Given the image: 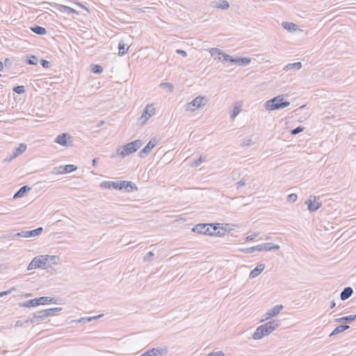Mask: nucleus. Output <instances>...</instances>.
I'll list each match as a JSON object with an SVG mask.
<instances>
[{
  "instance_id": "20e7f679",
  "label": "nucleus",
  "mask_w": 356,
  "mask_h": 356,
  "mask_svg": "<svg viewBox=\"0 0 356 356\" xmlns=\"http://www.w3.org/2000/svg\"><path fill=\"white\" fill-rule=\"evenodd\" d=\"M143 145L141 140H136L133 142L129 143L122 147V150L120 149H118V154L121 157L124 158L126 156H129L134 152H136Z\"/></svg>"
},
{
  "instance_id": "72a5a7b5",
  "label": "nucleus",
  "mask_w": 356,
  "mask_h": 356,
  "mask_svg": "<svg viewBox=\"0 0 356 356\" xmlns=\"http://www.w3.org/2000/svg\"><path fill=\"white\" fill-rule=\"evenodd\" d=\"M118 49H119V53H118L119 55L123 56L127 53L129 47L125 48V44L123 42V41H120L118 44Z\"/></svg>"
},
{
  "instance_id": "c9c22d12",
  "label": "nucleus",
  "mask_w": 356,
  "mask_h": 356,
  "mask_svg": "<svg viewBox=\"0 0 356 356\" xmlns=\"http://www.w3.org/2000/svg\"><path fill=\"white\" fill-rule=\"evenodd\" d=\"M91 67V71L94 74H100L103 71V67L99 65H92Z\"/></svg>"
},
{
  "instance_id": "680f3d73",
  "label": "nucleus",
  "mask_w": 356,
  "mask_h": 356,
  "mask_svg": "<svg viewBox=\"0 0 356 356\" xmlns=\"http://www.w3.org/2000/svg\"><path fill=\"white\" fill-rule=\"evenodd\" d=\"M3 70V64L1 61H0V71Z\"/></svg>"
},
{
  "instance_id": "dca6fc26",
  "label": "nucleus",
  "mask_w": 356,
  "mask_h": 356,
  "mask_svg": "<svg viewBox=\"0 0 356 356\" xmlns=\"http://www.w3.org/2000/svg\"><path fill=\"white\" fill-rule=\"evenodd\" d=\"M282 309L283 306L282 305H275L272 309H270L266 313V319H268L270 318L271 317L276 316L280 312V311Z\"/></svg>"
},
{
  "instance_id": "4468645a",
  "label": "nucleus",
  "mask_w": 356,
  "mask_h": 356,
  "mask_svg": "<svg viewBox=\"0 0 356 356\" xmlns=\"http://www.w3.org/2000/svg\"><path fill=\"white\" fill-rule=\"evenodd\" d=\"M102 188L119 190V181H104L100 184Z\"/></svg>"
},
{
  "instance_id": "ea45409f",
  "label": "nucleus",
  "mask_w": 356,
  "mask_h": 356,
  "mask_svg": "<svg viewBox=\"0 0 356 356\" xmlns=\"http://www.w3.org/2000/svg\"><path fill=\"white\" fill-rule=\"evenodd\" d=\"M221 56H222L224 61L230 62V63H233L235 61L234 58L232 57L231 56L225 53L224 51H222V54Z\"/></svg>"
},
{
  "instance_id": "393cba45",
  "label": "nucleus",
  "mask_w": 356,
  "mask_h": 356,
  "mask_svg": "<svg viewBox=\"0 0 356 356\" xmlns=\"http://www.w3.org/2000/svg\"><path fill=\"white\" fill-rule=\"evenodd\" d=\"M30 29L34 33L40 35H44L47 33V30L45 29V28L38 25H34L33 26H31Z\"/></svg>"
},
{
  "instance_id": "b1692460",
  "label": "nucleus",
  "mask_w": 356,
  "mask_h": 356,
  "mask_svg": "<svg viewBox=\"0 0 356 356\" xmlns=\"http://www.w3.org/2000/svg\"><path fill=\"white\" fill-rule=\"evenodd\" d=\"M38 300L37 298L31 299L23 302L19 303V306L21 307H32L38 306Z\"/></svg>"
},
{
  "instance_id": "8fccbe9b",
  "label": "nucleus",
  "mask_w": 356,
  "mask_h": 356,
  "mask_svg": "<svg viewBox=\"0 0 356 356\" xmlns=\"http://www.w3.org/2000/svg\"><path fill=\"white\" fill-rule=\"evenodd\" d=\"M8 237L10 238H13L15 237H24V238H25L24 231L18 232V233L15 234H11Z\"/></svg>"
},
{
  "instance_id": "e433bc0d",
  "label": "nucleus",
  "mask_w": 356,
  "mask_h": 356,
  "mask_svg": "<svg viewBox=\"0 0 356 356\" xmlns=\"http://www.w3.org/2000/svg\"><path fill=\"white\" fill-rule=\"evenodd\" d=\"M204 161H205V159H203L202 156H200L198 159L193 160L191 164V167H197Z\"/></svg>"
},
{
  "instance_id": "412c9836",
  "label": "nucleus",
  "mask_w": 356,
  "mask_h": 356,
  "mask_svg": "<svg viewBox=\"0 0 356 356\" xmlns=\"http://www.w3.org/2000/svg\"><path fill=\"white\" fill-rule=\"evenodd\" d=\"M353 293V290L351 287L347 286L343 289L340 294V298L341 300H346L349 298Z\"/></svg>"
},
{
  "instance_id": "4be33fe9",
  "label": "nucleus",
  "mask_w": 356,
  "mask_h": 356,
  "mask_svg": "<svg viewBox=\"0 0 356 356\" xmlns=\"http://www.w3.org/2000/svg\"><path fill=\"white\" fill-rule=\"evenodd\" d=\"M234 63L238 64L241 66H245L250 63L251 58L248 57H238L234 58Z\"/></svg>"
},
{
  "instance_id": "6e6552de",
  "label": "nucleus",
  "mask_w": 356,
  "mask_h": 356,
  "mask_svg": "<svg viewBox=\"0 0 356 356\" xmlns=\"http://www.w3.org/2000/svg\"><path fill=\"white\" fill-rule=\"evenodd\" d=\"M155 113V108L152 104H147L141 115L142 124H145L148 119Z\"/></svg>"
},
{
  "instance_id": "9b49d317",
  "label": "nucleus",
  "mask_w": 356,
  "mask_h": 356,
  "mask_svg": "<svg viewBox=\"0 0 356 356\" xmlns=\"http://www.w3.org/2000/svg\"><path fill=\"white\" fill-rule=\"evenodd\" d=\"M125 190L127 192H132L138 190L136 185L129 181H119V190Z\"/></svg>"
},
{
  "instance_id": "3c124183",
  "label": "nucleus",
  "mask_w": 356,
  "mask_h": 356,
  "mask_svg": "<svg viewBox=\"0 0 356 356\" xmlns=\"http://www.w3.org/2000/svg\"><path fill=\"white\" fill-rule=\"evenodd\" d=\"M245 184H246L245 179H242L239 181L236 182V188L238 189L241 187L245 186Z\"/></svg>"
},
{
  "instance_id": "39448f33",
  "label": "nucleus",
  "mask_w": 356,
  "mask_h": 356,
  "mask_svg": "<svg viewBox=\"0 0 356 356\" xmlns=\"http://www.w3.org/2000/svg\"><path fill=\"white\" fill-rule=\"evenodd\" d=\"M49 265H47V258L44 255L35 257L33 259L27 268L28 270L35 269L38 268H47Z\"/></svg>"
},
{
  "instance_id": "bb28decb",
  "label": "nucleus",
  "mask_w": 356,
  "mask_h": 356,
  "mask_svg": "<svg viewBox=\"0 0 356 356\" xmlns=\"http://www.w3.org/2000/svg\"><path fill=\"white\" fill-rule=\"evenodd\" d=\"M355 320V316L350 315L341 318H336L334 320L335 322L337 323H351L352 321Z\"/></svg>"
},
{
  "instance_id": "f704fd0d",
  "label": "nucleus",
  "mask_w": 356,
  "mask_h": 356,
  "mask_svg": "<svg viewBox=\"0 0 356 356\" xmlns=\"http://www.w3.org/2000/svg\"><path fill=\"white\" fill-rule=\"evenodd\" d=\"M216 7L222 10H227L229 8V4L227 1L220 0V2L216 4Z\"/></svg>"
},
{
  "instance_id": "37998d69",
  "label": "nucleus",
  "mask_w": 356,
  "mask_h": 356,
  "mask_svg": "<svg viewBox=\"0 0 356 356\" xmlns=\"http://www.w3.org/2000/svg\"><path fill=\"white\" fill-rule=\"evenodd\" d=\"M240 111H241L240 106H235L231 115H230V118L232 119H234L235 117L240 113Z\"/></svg>"
},
{
  "instance_id": "2eb2a0df",
  "label": "nucleus",
  "mask_w": 356,
  "mask_h": 356,
  "mask_svg": "<svg viewBox=\"0 0 356 356\" xmlns=\"http://www.w3.org/2000/svg\"><path fill=\"white\" fill-rule=\"evenodd\" d=\"M50 5L52 6H54L56 8L58 9L61 12H65L68 14H72V13L78 14V12L76 10H74V8H70L67 6L58 4V3H50Z\"/></svg>"
},
{
  "instance_id": "2f4dec72",
  "label": "nucleus",
  "mask_w": 356,
  "mask_h": 356,
  "mask_svg": "<svg viewBox=\"0 0 356 356\" xmlns=\"http://www.w3.org/2000/svg\"><path fill=\"white\" fill-rule=\"evenodd\" d=\"M38 61V57L33 55L27 56V58L26 60V63L28 65H37Z\"/></svg>"
},
{
  "instance_id": "6e6d98bb",
  "label": "nucleus",
  "mask_w": 356,
  "mask_h": 356,
  "mask_svg": "<svg viewBox=\"0 0 356 356\" xmlns=\"http://www.w3.org/2000/svg\"><path fill=\"white\" fill-rule=\"evenodd\" d=\"M257 236V234H254V235H250V236H248L246 238H245V241H252L255 238V237Z\"/></svg>"
},
{
  "instance_id": "de8ad7c7",
  "label": "nucleus",
  "mask_w": 356,
  "mask_h": 356,
  "mask_svg": "<svg viewBox=\"0 0 356 356\" xmlns=\"http://www.w3.org/2000/svg\"><path fill=\"white\" fill-rule=\"evenodd\" d=\"M62 168H63V166L54 168L53 169V170L51 172V173L54 174V175H61V174H63Z\"/></svg>"
},
{
  "instance_id": "4c0bfd02",
  "label": "nucleus",
  "mask_w": 356,
  "mask_h": 356,
  "mask_svg": "<svg viewBox=\"0 0 356 356\" xmlns=\"http://www.w3.org/2000/svg\"><path fill=\"white\" fill-rule=\"evenodd\" d=\"M44 257L47 258V265H48L49 263L55 264L56 263V260L58 259L56 256L44 255Z\"/></svg>"
},
{
  "instance_id": "4d7b16f0",
  "label": "nucleus",
  "mask_w": 356,
  "mask_h": 356,
  "mask_svg": "<svg viewBox=\"0 0 356 356\" xmlns=\"http://www.w3.org/2000/svg\"><path fill=\"white\" fill-rule=\"evenodd\" d=\"M251 144H252V139H248L246 141H244L242 143V145L243 146H248V145H250Z\"/></svg>"
},
{
  "instance_id": "7ed1b4c3",
  "label": "nucleus",
  "mask_w": 356,
  "mask_h": 356,
  "mask_svg": "<svg viewBox=\"0 0 356 356\" xmlns=\"http://www.w3.org/2000/svg\"><path fill=\"white\" fill-rule=\"evenodd\" d=\"M289 104V102L284 99V95H278L266 101L265 107L268 111H275L287 107Z\"/></svg>"
},
{
  "instance_id": "e2e57ef3",
  "label": "nucleus",
  "mask_w": 356,
  "mask_h": 356,
  "mask_svg": "<svg viewBox=\"0 0 356 356\" xmlns=\"http://www.w3.org/2000/svg\"><path fill=\"white\" fill-rule=\"evenodd\" d=\"M8 61H9V59L8 58H6V60H5V65H6V63H8Z\"/></svg>"
},
{
  "instance_id": "ddd939ff",
  "label": "nucleus",
  "mask_w": 356,
  "mask_h": 356,
  "mask_svg": "<svg viewBox=\"0 0 356 356\" xmlns=\"http://www.w3.org/2000/svg\"><path fill=\"white\" fill-rule=\"evenodd\" d=\"M280 246L279 245L273 244L272 243H264L258 245L257 251H271L273 250H279Z\"/></svg>"
},
{
  "instance_id": "79ce46f5",
  "label": "nucleus",
  "mask_w": 356,
  "mask_h": 356,
  "mask_svg": "<svg viewBox=\"0 0 356 356\" xmlns=\"http://www.w3.org/2000/svg\"><path fill=\"white\" fill-rule=\"evenodd\" d=\"M13 91L17 94H22L25 92V88L24 86H17L13 88Z\"/></svg>"
},
{
  "instance_id": "bf43d9fd",
  "label": "nucleus",
  "mask_w": 356,
  "mask_h": 356,
  "mask_svg": "<svg viewBox=\"0 0 356 356\" xmlns=\"http://www.w3.org/2000/svg\"><path fill=\"white\" fill-rule=\"evenodd\" d=\"M98 159H99L98 158L93 159V160H92V165L94 167L97 165Z\"/></svg>"
},
{
  "instance_id": "0eeeda50",
  "label": "nucleus",
  "mask_w": 356,
  "mask_h": 356,
  "mask_svg": "<svg viewBox=\"0 0 356 356\" xmlns=\"http://www.w3.org/2000/svg\"><path fill=\"white\" fill-rule=\"evenodd\" d=\"M55 143L65 147L72 146V138L67 133L58 135L54 140Z\"/></svg>"
},
{
  "instance_id": "5fc2aeb1",
  "label": "nucleus",
  "mask_w": 356,
  "mask_h": 356,
  "mask_svg": "<svg viewBox=\"0 0 356 356\" xmlns=\"http://www.w3.org/2000/svg\"><path fill=\"white\" fill-rule=\"evenodd\" d=\"M176 52L179 54H181V56H183L184 57H186L187 56V54L185 51L182 50V49H177L176 51Z\"/></svg>"
},
{
  "instance_id": "864d4df0",
  "label": "nucleus",
  "mask_w": 356,
  "mask_h": 356,
  "mask_svg": "<svg viewBox=\"0 0 356 356\" xmlns=\"http://www.w3.org/2000/svg\"><path fill=\"white\" fill-rule=\"evenodd\" d=\"M73 3L76 5H77L78 6H79L80 8L84 9L85 10H86L88 13H90V10L86 6H84L83 4H82L81 3L79 2L78 1H74Z\"/></svg>"
},
{
  "instance_id": "c03bdc74",
  "label": "nucleus",
  "mask_w": 356,
  "mask_h": 356,
  "mask_svg": "<svg viewBox=\"0 0 356 356\" xmlns=\"http://www.w3.org/2000/svg\"><path fill=\"white\" fill-rule=\"evenodd\" d=\"M303 130H304V127H302V126H298V127H297L296 128H295V129H292V130L291 131V134L292 135H296V134H299V133L302 132Z\"/></svg>"
},
{
  "instance_id": "f8f14e48",
  "label": "nucleus",
  "mask_w": 356,
  "mask_h": 356,
  "mask_svg": "<svg viewBox=\"0 0 356 356\" xmlns=\"http://www.w3.org/2000/svg\"><path fill=\"white\" fill-rule=\"evenodd\" d=\"M316 196H310L309 199L305 202L307 204V209L310 212L317 211L322 205L321 202H316Z\"/></svg>"
},
{
  "instance_id": "69168bd1",
  "label": "nucleus",
  "mask_w": 356,
  "mask_h": 356,
  "mask_svg": "<svg viewBox=\"0 0 356 356\" xmlns=\"http://www.w3.org/2000/svg\"><path fill=\"white\" fill-rule=\"evenodd\" d=\"M25 296H31V294H30V293H27V294H26Z\"/></svg>"
},
{
  "instance_id": "a19ab883",
  "label": "nucleus",
  "mask_w": 356,
  "mask_h": 356,
  "mask_svg": "<svg viewBox=\"0 0 356 356\" xmlns=\"http://www.w3.org/2000/svg\"><path fill=\"white\" fill-rule=\"evenodd\" d=\"M257 248H258V245L256 246H254V247L242 249V250H241V251L245 254H250V253L254 252L256 250L257 251Z\"/></svg>"
},
{
  "instance_id": "7c9ffc66",
  "label": "nucleus",
  "mask_w": 356,
  "mask_h": 356,
  "mask_svg": "<svg viewBox=\"0 0 356 356\" xmlns=\"http://www.w3.org/2000/svg\"><path fill=\"white\" fill-rule=\"evenodd\" d=\"M102 316H103V314H100V315H98V316H91V317H83V318H81L80 319H79L76 321L78 323H89V322L92 321V320L97 319V318H100Z\"/></svg>"
},
{
  "instance_id": "a211bd4d",
  "label": "nucleus",
  "mask_w": 356,
  "mask_h": 356,
  "mask_svg": "<svg viewBox=\"0 0 356 356\" xmlns=\"http://www.w3.org/2000/svg\"><path fill=\"white\" fill-rule=\"evenodd\" d=\"M38 305L48 303L58 304V299L53 297L42 296L37 298Z\"/></svg>"
},
{
  "instance_id": "a18cd8bd",
  "label": "nucleus",
  "mask_w": 356,
  "mask_h": 356,
  "mask_svg": "<svg viewBox=\"0 0 356 356\" xmlns=\"http://www.w3.org/2000/svg\"><path fill=\"white\" fill-rule=\"evenodd\" d=\"M154 253L152 252H149L144 257V261H151L152 260V257H154Z\"/></svg>"
},
{
  "instance_id": "0e129e2a",
  "label": "nucleus",
  "mask_w": 356,
  "mask_h": 356,
  "mask_svg": "<svg viewBox=\"0 0 356 356\" xmlns=\"http://www.w3.org/2000/svg\"><path fill=\"white\" fill-rule=\"evenodd\" d=\"M102 124H104V122H103V121L100 122H99V124H98V127H99V126H100V125H102Z\"/></svg>"
},
{
  "instance_id": "cd10ccee",
  "label": "nucleus",
  "mask_w": 356,
  "mask_h": 356,
  "mask_svg": "<svg viewBox=\"0 0 356 356\" xmlns=\"http://www.w3.org/2000/svg\"><path fill=\"white\" fill-rule=\"evenodd\" d=\"M302 67L301 62H297L293 63H289L284 67L285 71H288L293 69L300 70Z\"/></svg>"
},
{
  "instance_id": "603ef678",
  "label": "nucleus",
  "mask_w": 356,
  "mask_h": 356,
  "mask_svg": "<svg viewBox=\"0 0 356 356\" xmlns=\"http://www.w3.org/2000/svg\"><path fill=\"white\" fill-rule=\"evenodd\" d=\"M40 64L44 68H49L50 66V63L48 60H44V59L40 60Z\"/></svg>"
},
{
  "instance_id": "a878e982",
  "label": "nucleus",
  "mask_w": 356,
  "mask_h": 356,
  "mask_svg": "<svg viewBox=\"0 0 356 356\" xmlns=\"http://www.w3.org/2000/svg\"><path fill=\"white\" fill-rule=\"evenodd\" d=\"M350 328V326L348 325H340L337 326L330 334V337H332L333 335L338 334L339 333H341L344 332L345 330Z\"/></svg>"
},
{
  "instance_id": "473e14b6",
  "label": "nucleus",
  "mask_w": 356,
  "mask_h": 356,
  "mask_svg": "<svg viewBox=\"0 0 356 356\" xmlns=\"http://www.w3.org/2000/svg\"><path fill=\"white\" fill-rule=\"evenodd\" d=\"M62 310V307H54V308H50L45 309L46 314L47 315V317L54 316L56 313L60 312Z\"/></svg>"
},
{
  "instance_id": "13d9d810",
  "label": "nucleus",
  "mask_w": 356,
  "mask_h": 356,
  "mask_svg": "<svg viewBox=\"0 0 356 356\" xmlns=\"http://www.w3.org/2000/svg\"><path fill=\"white\" fill-rule=\"evenodd\" d=\"M9 292H10L9 291L0 292V297H3V296L8 294Z\"/></svg>"
},
{
  "instance_id": "6ab92c4d",
  "label": "nucleus",
  "mask_w": 356,
  "mask_h": 356,
  "mask_svg": "<svg viewBox=\"0 0 356 356\" xmlns=\"http://www.w3.org/2000/svg\"><path fill=\"white\" fill-rule=\"evenodd\" d=\"M265 268V265L263 264H258L250 273L249 277L250 279L257 277Z\"/></svg>"
},
{
  "instance_id": "338daca9",
  "label": "nucleus",
  "mask_w": 356,
  "mask_h": 356,
  "mask_svg": "<svg viewBox=\"0 0 356 356\" xmlns=\"http://www.w3.org/2000/svg\"><path fill=\"white\" fill-rule=\"evenodd\" d=\"M20 325V323L19 321H17V325Z\"/></svg>"
},
{
  "instance_id": "c85d7f7f",
  "label": "nucleus",
  "mask_w": 356,
  "mask_h": 356,
  "mask_svg": "<svg viewBox=\"0 0 356 356\" xmlns=\"http://www.w3.org/2000/svg\"><path fill=\"white\" fill-rule=\"evenodd\" d=\"M282 26L289 31H294L298 29V26L296 24L287 22H283Z\"/></svg>"
},
{
  "instance_id": "c756f323",
  "label": "nucleus",
  "mask_w": 356,
  "mask_h": 356,
  "mask_svg": "<svg viewBox=\"0 0 356 356\" xmlns=\"http://www.w3.org/2000/svg\"><path fill=\"white\" fill-rule=\"evenodd\" d=\"M77 167L72 164L65 165L62 168L63 174L69 173L75 171Z\"/></svg>"
},
{
  "instance_id": "423d86ee",
  "label": "nucleus",
  "mask_w": 356,
  "mask_h": 356,
  "mask_svg": "<svg viewBox=\"0 0 356 356\" xmlns=\"http://www.w3.org/2000/svg\"><path fill=\"white\" fill-rule=\"evenodd\" d=\"M207 103L206 97L198 96L186 105V111H193Z\"/></svg>"
},
{
  "instance_id": "1a4fd4ad",
  "label": "nucleus",
  "mask_w": 356,
  "mask_h": 356,
  "mask_svg": "<svg viewBox=\"0 0 356 356\" xmlns=\"http://www.w3.org/2000/svg\"><path fill=\"white\" fill-rule=\"evenodd\" d=\"M45 309H42L33 314L32 318L29 320L26 321V323L30 322L31 323H38L40 321H44L47 317Z\"/></svg>"
},
{
  "instance_id": "052dcab7",
  "label": "nucleus",
  "mask_w": 356,
  "mask_h": 356,
  "mask_svg": "<svg viewBox=\"0 0 356 356\" xmlns=\"http://www.w3.org/2000/svg\"><path fill=\"white\" fill-rule=\"evenodd\" d=\"M336 304L334 302V300L331 301V303H330V308H334L335 307Z\"/></svg>"
},
{
  "instance_id": "f03ea898",
  "label": "nucleus",
  "mask_w": 356,
  "mask_h": 356,
  "mask_svg": "<svg viewBox=\"0 0 356 356\" xmlns=\"http://www.w3.org/2000/svg\"><path fill=\"white\" fill-rule=\"evenodd\" d=\"M280 321L272 320L259 325L253 334V339L258 340L270 334L280 326Z\"/></svg>"
},
{
  "instance_id": "58836bf2",
  "label": "nucleus",
  "mask_w": 356,
  "mask_h": 356,
  "mask_svg": "<svg viewBox=\"0 0 356 356\" xmlns=\"http://www.w3.org/2000/svg\"><path fill=\"white\" fill-rule=\"evenodd\" d=\"M222 50H220V49L218 48H216V47H213V48H211L210 50H209V53L211 54V55L212 56H215V55H218V56H221L222 54Z\"/></svg>"
},
{
  "instance_id": "f3484780",
  "label": "nucleus",
  "mask_w": 356,
  "mask_h": 356,
  "mask_svg": "<svg viewBox=\"0 0 356 356\" xmlns=\"http://www.w3.org/2000/svg\"><path fill=\"white\" fill-rule=\"evenodd\" d=\"M26 145H24L23 143L19 144V146L14 149L11 157H10L9 159H6V160L8 161H10L12 159L16 158L18 156H19L20 154H22L23 152H24L26 151Z\"/></svg>"
},
{
  "instance_id": "aec40b11",
  "label": "nucleus",
  "mask_w": 356,
  "mask_h": 356,
  "mask_svg": "<svg viewBox=\"0 0 356 356\" xmlns=\"http://www.w3.org/2000/svg\"><path fill=\"white\" fill-rule=\"evenodd\" d=\"M43 231V228L42 227H38L35 229L30 231H24L25 238L34 237L40 235Z\"/></svg>"
},
{
  "instance_id": "5701e85b",
  "label": "nucleus",
  "mask_w": 356,
  "mask_h": 356,
  "mask_svg": "<svg viewBox=\"0 0 356 356\" xmlns=\"http://www.w3.org/2000/svg\"><path fill=\"white\" fill-rule=\"evenodd\" d=\"M31 190V188L29 186H24L21 187L13 196L14 199H17L21 197H23L25 193L29 192Z\"/></svg>"
},
{
  "instance_id": "09e8293b",
  "label": "nucleus",
  "mask_w": 356,
  "mask_h": 356,
  "mask_svg": "<svg viewBox=\"0 0 356 356\" xmlns=\"http://www.w3.org/2000/svg\"><path fill=\"white\" fill-rule=\"evenodd\" d=\"M161 86L163 88H167L170 92H172L174 89V86L172 84L170 83H163L161 84Z\"/></svg>"
},
{
  "instance_id": "f257e3e1",
  "label": "nucleus",
  "mask_w": 356,
  "mask_h": 356,
  "mask_svg": "<svg viewBox=\"0 0 356 356\" xmlns=\"http://www.w3.org/2000/svg\"><path fill=\"white\" fill-rule=\"evenodd\" d=\"M219 223H200L192 228V232L211 236H222L225 230L220 227Z\"/></svg>"
},
{
  "instance_id": "9d476101",
  "label": "nucleus",
  "mask_w": 356,
  "mask_h": 356,
  "mask_svg": "<svg viewBox=\"0 0 356 356\" xmlns=\"http://www.w3.org/2000/svg\"><path fill=\"white\" fill-rule=\"evenodd\" d=\"M157 140L153 138L149 141V143L139 152L138 156L140 158L145 157L151 150L156 146Z\"/></svg>"
},
{
  "instance_id": "774afa93",
  "label": "nucleus",
  "mask_w": 356,
  "mask_h": 356,
  "mask_svg": "<svg viewBox=\"0 0 356 356\" xmlns=\"http://www.w3.org/2000/svg\"><path fill=\"white\" fill-rule=\"evenodd\" d=\"M20 325V323L19 321H17V325Z\"/></svg>"
},
{
  "instance_id": "49530a36",
  "label": "nucleus",
  "mask_w": 356,
  "mask_h": 356,
  "mask_svg": "<svg viewBox=\"0 0 356 356\" xmlns=\"http://www.w3.org/2000/svg\"><path fill=\"white\" fill-rule=\"evenodd\" d=\"M298 196L295 193H291L287 196V200L289 202H294L297 200Z\"/></svg>"
}]
</instances>
